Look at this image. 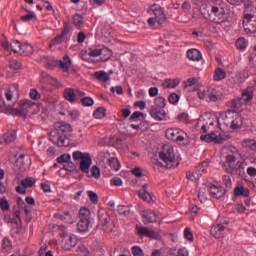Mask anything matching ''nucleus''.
Wrapping results in <instances>:
<instances>
[{
	"instance_id": "f257e3e1",
	"label": "nucleus",
	"mask_w": 256,
	"mask_h": 256,
	"mask_svg": "<svg viewBox=\"0 0 256 256\" xmlns=\"http://www.w3.org/2000/svg\"><path fill=\"white\" fill-rule=\"evenodd\" d=\"M0 113L12 115L13 117H27V115H36V113H39V105L31 100H21L18 108H13L3 100V104L0 105Z\"/></svg>"
},
{
	"instance_id": "f03ea898",
	"label": "nucleus",
	"mask_w": 256,
	"mask_h": 256,
	"mask_svg": "<svg viewBox=\"0 0 256 256\" xmlns=\"http://www.w3.org/2000/svg\"><path fill=\"white\" fill-rule=\"evenodd\" d=\"M223 159L221 167L226 173H235V167L239 162V150L234 146H225L222 149Z\"/></svg>"
},
{
	"instance_id": "7ed1b4c3",
	"label": "nucleus",
	"mask_w": 256,
	"mask_h": 256,
	"mask_svg": "<svg viewBox=\"0 0 256 256\" xmlns=\"http://www.w3.org/2000/svg\"><path fill=\"white\" fill-rule=\"evenodd\" d=\"M159 158L165 163L167 169H175L181 163L179 153L175 152V148L171 144H165L163 146L159 152Z\"/></svg>"
},
{
	"instance_id": "20e7f679",
	"label": "nucleus",
	"mask_w": 256,
	"mask_h": 256,
	"mask_svg": "<svg viewBox=\"0 0 256 256\" xmlns=\"http://www.w3.org/2000/svg\"><path fill=\"white\" fill-rule=\"evenodd\" d=\"M217 116L211 113H205L199 117L196 121L195 128L200 133H209V131H215L217 129Z\"/></svg>"
},
{
	"instance_id": "39448f33",
	"label": "nucleus",
	"mask_w": 256,
	"mask_h": 256,
	"mask_svg": "<svg viewBox=\"0 0 256 256\" xmlns=\"http://www.w3.org/2000/svg\"><path fill=\"white\" fill-rule=\"evenodd\" d=\"M218 128H215L213 131H209L200 136V140L205 143H215V145H221V143H225V141H229L231 139V135L225 133L217 132Z\"/></svg>"
},
{
	"instance_id": "423d86ee",
	"label": "nucleus",
	"mask_w": 256,
	"mask_h": 256,
	"mask_svg": "<svg viewBox=\"0 0 256 256\" xmlns=\"http://www.w3.org/2000/svg\"><path fill=\"white\" fill-rule=\"evenodd\" d=\"M228 227L229 219L219 216L216 223L212 226L210 234L214 239H221L222 237H225Z\"/></svg>"
},
{
	"instance_id": "0eeeda50",
	"label": "nucleus",
	"mask_w": 256,
	"mask_h": 256,
	"mask_svg": "<svg viewBox=\"0 0 256 256\" xmlns=\"http://www.w3.org/2000/svg\"><path fill=\"white\" fill-rule=\"evenodd\" d=\"M165 135L167 139L175 141L178 145H187L189 143V135L180 128H168Z\"/></svg>"
},
{
	"instance_id": "6e6552de",
	"label": "nucleus",
	"mask_w": 256,
	"mask_h": 256,
	"mask_svg": "<svg viewBox=\"0 0 256 256\" xmlns=\"http://www.w3.org/2000/svg\"><path fill=\"white\" fill-rule=\"evenodd\" d=\"M89 55L100 57L101 61H109L113 57V51L105 45H94L89 48Z\"/></svg>"
},
{
	"instance_id": "1a4fd4ad",
	"label": "nucleus",
	"mask_w": 256,
	"mask_h": 256,
	"mask_svg": "<svg viewBox=\"0 0 256 256\" xmlns=\"http://www.w3.org/2000/svg\"><path fill=\"white\" fill-rule=\"evenodd\" d=\"M211 15H214L213 22L221 25L229 21V10L222 5H213L210 10Z\"/></svg>"
},
{
	"instance_id": "9d476101",
	"label": "nucleus",
	"mask_w": 256,
	"mask_h": 256,
	"mask_svg": "<svg viewBox=\"0 0 256 256\" xmlns=\"http://www.w3.org/2000/svg\"><path fill=\"white\" fill-rule=\"evenodd\" d=\"M198 97L202 101H207V103H217V101L223 97V92L215 88H208L198 91Z\"/></svg>"
},
{
	"instance_id": "9b49d317",
	"label": "nucleus",
	"mask_w": 256,
	"mask_h": 256,
	"mask_svg": "<svg viewBox=\"0 0 256 256\" xmlns=\"http://www.w3.org/2000/svg\"><path fill=\"white\" fill-rule=\"evenodd\" d=\"M147 13H153L154 18L156 19L158 25H163V23L167 21L165 11L159 4L151 5L149 8H147Z\"/></svg>"
},
{
	"instance_id": "f8f14e48",
	"label": "nucleus",
	"mask_w": 256,
	"mask_h": 256,
	"mask_svg": "<svg viewBox=\"0 0 256 256\" xmlns=\"http://www.w3.org/2000/svg\"><path fill=\"white\" fill-rule=\"evenodd\" d=\"M235 113L233 111L222 112L220 113L219 117L217 118V124L220 129H229L231 126V122L235 117Z\"/></svg>"
},
{
	"instance_id": "ddd939ff",
	"label": "nucleus",
	"mask_w": 256,
	"mask_h": 256,
	"mask_svg": "<svg viewBox=\"0 0 256 256\" xmlns=\"http://www.w3.org/2000/svg\"><path fill=\"white\" fill-rule=\"evenodd\" d=\"M254 19V20H253ZM243 27L247 35H253L256 33V19L255 15L246 13L243 19Z\"/></svg>"
},
{
	"instance_id": "4468645a",
	"label": "nucleus",
	"mask_w": 256,
	"mask_h": 256,
	"mask_svg": "<svg viewBox=\"0 0 256 256\" xmlns=\"http://www.w3.org/2000/svg\"><path fill=\"white\" fill-rule=\"evenodd\" d=\"M63 95L66 101H69V103H75V99H77V97H85V92L78 89L66 88Z\"/></svg>"
},
{
	"instance_id": "2eb2a0df",
	"label": "nucleus",
	"mask_w": 256,
	"mask_h": 256,
	"mask_svg": "<svg viewBox=\"0 0 256 256\" xmlns=\"http://www.w3.org/2000/svg\"><path fill=\"white\" fill-rule=\"evenodd\" d=\"M255 95V87L248 86L244 90H242L240 101L244 103V105H251L253 102V97Z\"/></svg>"
},
{
	"instance_id": "dca6fc26",
	"label": "nucleus",
	"mask_w": 256,
	"mask_h": 256,
	"mask_svg": "<svg viewBox=\"0 0 256 256\" xmlns=\"http://www.w3.org/2000/svg\"><path fill=\"white\" fill-rule=\"evenodd\" d=\"M77 246V236L75 235H65L62 239V249L64 251H71L73 247Z\"/></svg>"
},
{
	"instance_id": "f3484780",
	"label": "nucleus",
	"mask_w": 256,
	"mask_h": 256,
	"mask_svg": "<svg viewBox=\"0 0 256 256\" xmlns=\"http://www.w3.org/2000/svg\"><path fill=\"white\" fill-rule=\"evenodd\" d=\"M234 195H236V197H249L250 191L249 188L246 187L245 182H237L236 187L234 188Z\"/></svg>"
},
{
	"instance_id": "a211bd4d",
	"label": "nucleus",
	"mask_w": 256,
	"mask_h": 256,
	"mask_svg": "<svg viewBox=\"0 0 256 256\" xmlns=\"http://www.w3.org/2000/svg\"><path fill=\"white\" fill-rule=\"evenodd\" d=\"M136 231L139 237H148L149 239H156L157 232L155 230L149 229L145 226H137Z\"/></svg>"
},
{
	"instance_id": "6ab92c4d",
	"label": "nucleus",
	"mask_w": 256,
	"mask_h": 256,
	"mask_svg": "<svg viewBox=\"0 0 256 256\" xmlns=\"http://www.w3.org/2000/svg\"><path fill=\"white\" fill-rule=\"evenodd\" d=\"M209 191L213 199H223V197H225V194L227 193V190H225L223 186H217V185L210 186Z\"/></svg>"
},
{
	"instance_id": "aec40b11",
	"label": "nucleus",
	"mask_w": 256,
	"mask_h": 256,
	"mask_svg": "<svg viewBox=\"0 0 256 256\" xmlns=\"http://www.w3.org/2000/svg\"><path fill=\"white\" fill-rule=\"evenodd\" d=\"M93 164V159L91 158L90 153H86L83 160H80V169L83 173H86V175H89V169L91 168V165Z\"/></svg>"
},
{
	"instance_id": "412c9836",
	"label": "nucleus",
	"mask_w": 256,
	"mask_h": 256,
	"mask_svg": "<svg viewBox=\"0 0 256 256\" xmlns=\"http://www.w3.org/2000/svg\"><path fill=\"white\" fill-rule=\"evenodd\" d=\"M142 221L144 225H149V223H157L159 219H157V214L154 211H143L142 212Z\"/></svg>"
},
{
	"instance_id": "4be33fe9",
	"label": "nucleus",
	"mask_w": 256,
	"mask_h": 256,
	"mask_svg": "<svg viewBox=\"0 0 256 256\" xmlns=\"http://www.w3.org/2000/svg\"><path fill=\"white\" fill-rule=\"evenodd\" d=\"M150 115L152 119H155V121H163L165 119V110L163 108H157L155 106L150 107Z\"/></svg>"
},
{
	"instance_id": "5701e85b",
	"label": "nucleus",
	"mask_w": 256,
	"mask_h": 256,
	"mask_svg": "<svg viewBox=\"0 0 256 256\" xmlns=\"http://www.w3.org/2000/svg\"><path fill=\"white\" fill-rule=\"evenodd\" d=\"M138 195L140 199H143V201H147L148 203H150V201H153L151 192H149V184H144L142 188L138 191Z\"/></svg>"
},
{
	"instance_id": "b1692460",
	"label": "nucleus",
	"mask_w": 256,
	"mask_h": 256,
	"mask_svg": "<svg viewBox=\"0 0 256 256\" xmlns=\"http://www.w3.org/2000/svg\"><path fill=\"white\" fill-rule=\"evenodd\" d=\"M17 139V132L8 131L2 137H0V143L8 145L9 143H13Z\"/></svg>"
},
{
	"instance_id": "393cba45",
	"label": "nucleus",
	"mask_w": 256,
	"mask_h": 256,
	"mask_svg": "<svg viewBox=\"0 0 256 256\" xmlns=\"http://www.w3.org/2000/svg\"><path fill=\"white\" fill-rule=\"evenodd\" d=\"M186 56L190 61H201L203 59V54H201V51L195 48L189 49Z\"/></svg>"
},
{
	"instance_id": "a878e982",
	"label": "nucleus",
	"mask_w": 256,
	"mask_h": 256,
	"mask_svg": "<svg viewBox=\"0 0 256 256\" xmlns=\"http://www.w3.org/2000/svg\"><path fill=\"white\" fill-rule=\"evenodd\" d=\"M54 128L59 133H71V131H73V127H71V124H67L65 122H56L54 124Z\"/></svg>"
},
{
	"instance_id": "bb28decb",
	"label": "nucleus",
	"mask_w": 256,
	"mask_h": 256,
	"mask_svg": "<svg viewBox=\"0 0 256 256\" xmlns=\"http://www.w3.org/2000/svg\"><path fill=\"white\" fill-rule=\"evenodd\" d=\"M95 79L100 81L101 83H107V81L111 80V74L105 72L104 70H99L94 73Z\"/></svg>"
},
{
	"instance_id": "cd10ccee",
	"label": "nucleus",
	"mask_w": 256,
	"mask_h": 256,
	"mask_svg": "<svg viewBox=\"0 0 256 256\" xmlns=\"http://www.w3.org/2000/svg\"><path fill=\"white\" fill-rule=\"evenodd\" d=\"M57 65L63 71H69V67H71V58L69 55H64L63 60H58Z\"/></svg>"
},
{
	"instance_id": "c85d7f7f",
	"label": "nucleus",
	"mask_w": 256,
	"mask_h": 256,
	"mask_svg": "<svg viewBox=\"0 0 256 256\" xmlns=\"http://www.w3.org/2000/svg\"><path fill=\"white\" fill-rule=\"evenodd\" d=\"M99 221L103 229L107 231L109 223H111V217L107 213L99 212Z\"/></svg>"
},
{
	"instance_id": "c756f323",
	"label": "nucleus",
	"mask_w": 256,
	"mask_h": 256,
	"mask_svg": "<svg viewBox=\"0 0 256 256\" xmlns=\"http://www.w3.org/2000/svg\"><path fill=\"white\" fill-rule=\"evenodd\" d=\"M242 125L243 119L241 118V115H239V113L236 112L234 114V118L232 119L229 129H240Z\"/></svg>"
},
{
	"instance_id": "7c9ffc66",
	"label": "nucleus",
	"mask_w": 256,
	"mask_h": 256,
	"mask_svg": "<svg viewBox=\"0 0 256 256\" xmlns=\"http://www.w3.org/2000/svg\"><path fill=\"white\" fill-rule=\"evenodd\" d=\"M227 77V71L221 67H217L213 74L214 81H223Z\"/></svg>"
},
{
	"instance_id": "2f4dec72",
	"label": "nucleus",
	"mask_w": 256,
	"mask_h": 256,
	"mask_svg": "<svg viewBox=\"0 0 256 256\" xmlns=\"http://www.w3.org/2000/svg\"><path fill=\"white\" fill-rule=\"evenodd\" d=\"M15 93H19V86L14 84L9 87V89L6 90L5 92V97L7 101H13V95Z\"/></svg>"
},
{
	"instance_id": "473e14b6",
	"label": "nucleus",
	"mask_w": 256,
	"mask_h": 256,
	"mask_svg": "<svg viewBox=\"0 0 256 256\" xmlns=\"http://www.w3.org/2000/svg\"><path fill=\"white\" fill-rule=\"evenodd\" d=\"M181 81L179 79H166L162 83L164 89H175L179 86Z\"/></svg>"
},
{
	"instance_id": "72a5a7b5",
	"label": "nucleus",
	"mask_w": 256,
	"mask_h": 256,
	"mask_svg": "<svg viewBox=\"0 0 256 256\" xmlns=\"http://www.w3.org/2000/svg\"><path fill=\"white\" fill-rule=\"evenodd\" d=\"M91 220H79L77 223V229L79 233H87L89 231V225Z\"/></svg>"
},
{
	"instance_id": "f704fd0d",
	"label": "nucleus",
	"mask_w": 256,
	"mask_h": 256,
	"mask_svg": "<svg viewBox=\"0 0 256 256\" xmlns=\"http://www.w3.org/2000/svg\"><path fill=\"white\" fill-rule=\"evenodd\" d=\"M79 220L91 221V210L87 207H81L79 210Z\"/></svg>"
},
{
	"instance_id": "c9c22d12",
	"label": "nucleus",
	"mask_w": 256,
	"mask_h": 256,
	"mask_svg": "<svg viewBox=\"0 0 256 256\" xmlns=\"http://www.w3.org/2000/svg\"><path fill=\"white\" fill-rule=\"evenodd\" d=\"M50 141L54 143V145H58V147H65L67 145L65 136H50Z\"/></svg>"
},
{
	"instance_id": "e433bc0d",
	"label": "nucleus",
	"mask_w": 256,
	"mask_h": 256,
	"mask_svg": "<svg viewBox=\"0 0 256 256\" xmlns=\"http://www.w3.org/2000/svg\"><path fill=\"white\" fill-rule=\"evenodd\" d=\"M233 173H235V175H239V177H246L247 175L245 174V162L239 161L236 164Z\"/></svg>"
},
{
	"instance_id": "4c0bfd02",
	"label": "nucleus",
	"mask_w": 256,
	"mask_h": 256,
	"mask_svg": "<svg viewBox=\"0 0 256 256\" xmlns=\"http://www.w3.org/2000/svg\"><path fill=\"white\" fill-rule=\"evenodd\" d=\"M34 52H35V48H33V45L29 43L22 44V48L20 52L21 55H33Z\"/></svg>"
},
{
	"instance_id": "58836bf2",
	"label": "nucleus",
	"mask_w": 256,
	"mask_h": 256,
	"mask_svg": "<svg viewBox=\"0 0 256 256\" xmlns=\"http://www.w3.org/2000/svg\"><path fill=\"white\" fill-rule=\"evenodd\" d=\"M106 115L107 109L105 107H99L93 113L94 119H104Z\"/></svg>"
},
{
	"instance_id": "ea45409f",
	"label": "nucleus",
	"mask_w": 256,
	"mask_h": 256,
	"mask_svg": "<svg viewBox=\"0 0 256 256\" xmlns=\"http://www.w3.org/2000/svg\"><path fill=\"white\" fill-rule=\"evenodd\" d=\"M108 164L110 169H112V171H119V169H121V164L119 163V159L112 157L108 160Z\"/></svg>"
},
{
	"instance_id": "a19ab883",
	"label": "nucleus",
	"mask_w": 256,
	"mask_h": 256,
	"mask_svg": "<svg viewBox=\"0 0 256 256\" xmlns=\"http://www.w3.org/2000/svg\"><path fill=\"white\" fill-rule=\"evenodd\" d=\"M235 45L239 51H245L247 49V40L244 37H240L236 40Z\"/></svg>"
},
{
	"instance_id": "79ce46f5",
	"label": "nucleus",
	"mask_w": 256,
	"mask_h": 256,
	"mask_svg": "<svg viewBox=\"0 0 256 256\" xmlns=\"http://www.w3.org/2000/svg\"><path fill=\"white\" fill-rule=\"evenodd\" d=\"M170 256H189V250H187L185 247H181L171 251Z\"/></svg>"
},
{
	"instance_id": "37998d69",
	"label": "nucleus",
	"mask_w": 256,
	"mask_h": 256,
	"mask_svg": "<svg viewBox=\"0 0 256 256\" xmlns=\"http://www.w3.org/2000/svg\"><path fill=\"white\" fill-rule=\"evenodd\" d=\"M88 177H93L94 179H99L101 177V169L98 168L97 165L92 166L89 174H87Z\"/></svg>"
},
{
	"instance_id": "c03bdc74",
	"label": "nucleus",
	"mask_w": 256,
	"mask_h": 256,
	"mask_svg": "<svg viewBox=\"0 0 256 256\" xmlns=\"http://www.w3.org/2000/svg\"><path fill=\"white\" fill-rule=\"evenodd\" d=\"M201 175H203V167L202 166H197L194 170V172L191 175H187L188 179H200Z\"/></svg>"
},
{
	"instance_id": "a18cd8bd",
	"label": "nucleus",
	"mask_w": 256,
	"mask_h": 256,
	"mask_svg": "<svg viewBox=\"0 0 256 256\" xmlns=\"http://www.w3.org/2000/svg\"><path fill=\"white\" fill-rule=\"evenodd\" d=\"M154 104H155V107H157L158 109H164V107L167 105V100H165V98L159 96V97L155 98Z\"/></svg>"
},
{
	"instance_id": "49530a36",
	"label": "nucleus",
	"mask_w": 256,
	"mask_h": 256,
	"mask_svg": "<svg viewBox=\"0 0 256 256\" xmlns=\"http://www.w3.org/2000/svg\"><path fill=\"white\" fill-rule=\"evenodd\" d=\"M21 181H22V185L26 186V189L33 187L35 185V183H37V180L33 177H27Z\"/></svg>"
},
{
	"instance_id": "de8ad7c7",
	"label": "nucleus",
	"mask_w": 256,
	"mask_h": 256,
	"mask_svg": "<svg viewBox=\"0 0 256 256\" xmlns=\"http://www.w3.org/2000/svg\"><path fill=\"white\" fill-rule=\"evenodd\" d=\"M21 42L19 40H14L10 43V47L14 53H21V48H22Z\"/></svg>"
},
{
	"instance_id": "09e8293b",
	"label": "nucleus",
	"mask_w": 256,
	"mask_h": 256,
	"mask_svg": "<svg viewBox=\"0 0 256 256\" xmlns=\"http://www.w3.org/2000/svg\"><path fill=\"white\" fill-rule=\"evenodd\" d=\"M198 199L200 203H207V189L200 188L198 191Z\"/></svg>"
},
{
	"instance_id": "8fccbe9b",
	"label": "nucleus",
	"mask_w": 256,
	"mask_h": 256,
	"mask_svg": "<svg viewBox=\"0 0 256 256\" xmlns=\"http://www.w3.org/2000/svg\"><path fill=\"white\" fill-rule=\"evenodd\" d=\"M2 249H3V251H6L7 253H9V251H11V249H13V244L11 243V240H9V238L3 239Z\"/></svg>"
},
{
	"instance_id": "3c124183",
	"label": "nucleus",
	"mask_w": 256,
	"mask_h": 256,
	"mask_svg": "<svg viewBox=\"0 0 256 256\" xmlns=\"http://www.w3.org/2000/svg\"><path fill=\"white\" fill-rule=\"evenodd\" d=\"M243 147H247L251 149V151H255L256 153V141L253 139H248L243 142Z\"/></svg>"
},
{
	"instance_id": "603ef678",
	"label": "nucleus",
	"mask_w": 256,
	"mask_h": 256,
	"mask_svg": "<svg viewBox=\"0 0 256 256\" xmlns=\"http://www.w3.org/2000/svg\"><path fill=\"white\" fill-rule=\"evenodd\" d=\"M117 211L119 213V215H129V213H131V208H129V206H125V205H119L117 207Z\"/></svg>"
},
{
	"instance_id": "864d4df0",
	"label": "nucleus",
	"mask_w": 256,
	"mask_h": 256,
	"mask_svg": "<svg viewBox=\"0 0 256 256\" xmlns=\"http://www.w3.org/2000/svg\"><path fill=\"white\" fill-rule=\"evenodd\" d=\"M80 55L83 61H87L88 63L93 61V56L89 54V48L87 50H82Z\"/></svg>"
},
{
	"instance_id": "5fc2aeb1",
	"label": "nucleus",
	"mask_w": 256,
	"mask_h": 256,
	"mask_svg": "<svg viewBox=\"0 0 256 256\" xmlns=\"http://www.w3.org/2000/svg\"><path fill=\"white\" fill-rule=\"evenodd\" d=\"M222 183L227 187V189H232L233 188V181L231 180V176L229 175H224L222 177Z\"/></svg>"
},
{
	"instance_id": "6e6d98bb",
	"label": "nucleus",
	"mask_w": 256,
	"mask_h": 256,
	"mask_svg": "<svg viewBox=\"0 0 256 256\" xmlns=\"http://www.w3.org/2000/svg\"><path fill=\"white\" fill-rule=\"evenodd\" d=\"M81 103L84 107H93L95 105V101L91 97H83Z\"/></svg>"
},
{
	"instance_id": "4d7b16f0",
	"label": "nucleus",
	"mask_w": 256,
	"mask_h": 256,
	"mask_svg": "<svg viewBox=\"0 0 256 256\" xmlns=\"http://www.w3.org/2000/svg\"><path fill=\"white\" fill-rule=\"evenodd\" d=\"M86 155L87 153H83L81 151H74L72 153V159H74V161H82Z\"/></svg>"
},
{
	"instance_id": "13d9d810",
	"label": "nucleus",
	"mask_w": 256,
	"mask_h": 256,
	"mask_svg": "<svg viewBox=\"0 0 256 256\" xmlns=\"http://www.w3.org/2000/svg\"><path fill=\"white\" fill-rule=\"evenodd\" d=\"M65 37L63 35H57L56 37H54V39L50 42V47H55V45H61V43H63V39Z\"/></svg>"
},
{
	"instance_id": "bf43d9fd",
	"label": "nucleus",
	"mask_w": 256,
	"mask_h": 256,
	"mask_svg": "<svg viewBox=\"0 0 256 256\" xmlns=\"http://www.w3.org/2000/svg\"><path fill=\"white\" fill-rule=\"evenodd\" d=\"M73 22L75 27H81V25H83V16H81V14H75L73 16Z\"/></svg>"
},
{
	"instance_id": "052dcab7",
	"label": "nucleus",
	"mask_w": 256,
	"mask_h": 256,
	"mask_svg": "<svg viewBox=\"0 0 256 256\" xmlns=\"http://www.w3.org/2000/svg\"><path fill=\"white\" fill-rule=\"evenodd\" d=\"M88 197L91 201V203H93L94 205H97V203H99V196L93 192V191H88Z\"/></svg>"
},
{
	"instance_id": "680f3d73",
	"label": "nucleus",
	"mask_w": 256,
	"mask_h": 256,
	"mask_svg": "<svg viewBox=\"0 0 256 256\" xmlns=\"http://www.w3.org/2000/svg\"><path fill=\"white\" fill-rule=\"evenodd\" d=\"M179 99L180 97L177 93H171L168 97V101L171 105H177V103H179Z\"/></svg>"
},
{
	"instance_id": "e2e57ef3",
	"label": "nucleus",
	"mask_w": 256,
	"mask_h": 256,
	"mask_svg": "<svg viewBox=\"0 0 256 256\" xmlns=\"http://www.w3.org/2000/svg\"><path fill=\"white\" fill-rule=\"evenodd\" d=\"M131 253L133 256H145L143 249H141L139 246H133L131 248Z\"/></svg>"
},
{
	"instance_id": "0e129e2a",
	"label": "nucleus",
	"mask_w": 256,
	"mask_h": 256,
	"mask_svg": "<svg viewBox=\"0 0 256 256\" xmlns=\"http://www.w3.org/2000/svg\"><path fill=\"white\" fill-rule=\"evenodd\" d=\"M71 161V154H62L57 158V163H69Z\"/></svg>"
},
{
	"instance_id": "69168bd1",
	"label": "nucleus",
	"mask_w": 256,
	"mask_h": 256,
	"mask_svg": "<svg viewBox=\"0 0 256 256\" xmlns=\"http://www.w3.org/2000/svg\"><path fill=\"white\" fill-rule=\"evenodd\" d=\"M77 253H79V255L82 256H89V250L87 249V247L83 244L78 245L77 247Z\"/></svg>"
},
{
	"instance_id": "338daca9",
	"label": "nucleus",
	"mask_w": 256,
	"mask_h": 256,
	"mask_svg": "<svg viewBox=\"0 0 256 256\" xmlns=\"http://www.w3.org/2000/svg\"><path fill=\"white\" fill-rule=\"evenodd\" d=\"M0 207L2 211H9L11 207L9 206V201H7V198L3 197L0 199Z\"/></svg>"
},
{
	"instance_id": "774afa93",
	"label": "nucleus",
	"mask_w": 256,
	"mask_h": 256,
	"mask_svg": "<svg viewBox=\"0 0 256 256\" xmlns=\"http://www.w3.org/2000/svg\"><path fill=\"white\" fill-rule=\"evenodd\" d=\"M177 119L180 121V123H189V114L183 112L178 115Z\"/></svg>"
}]
</instances>
